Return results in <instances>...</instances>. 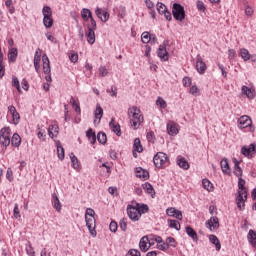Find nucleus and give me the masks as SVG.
I'll list each match as a JSON object with an SVG mask.
<instances>
[{"label":"nucleus","instance_id":"obj_1","mask_svg":"<svg viewBox=\"0 0 256 256\" xmlns=\"http://www.w3.org/2000/svg\"><path fill=\"white\" fill-rule=\"evenodd\" d=\"M129 115H132V118L130 119L131 126L135 131L143 125V121H145V118L143 117V113H141V109H139L137 106H132L128 109Z\"/></svg>","mask_w":256,"mask_h":256},{"label":"nucleus","instance_id":"obj_2","mask_svg":"<svg viewBox=\"0 0 256 256\" xmlns=\"http://www.w3.org/2000/svg\"><path fill=\"white\" fill-rule=\"evenodd\" d=\"M153 163L157 169H165L169 167V156L165 152H157L153 157Z\"/></svg>","mask_w":256,"mask_h":256},{"label":"nucleus","instance_id":"obj_3","mask_svg":"<svg viewBox=\"0 0 256 256\" xmlns=\"http://www.w3.org/2000/svg\"><path fill=\"white\" fill-rule=\"evenodd\" d=\"M238 129H248L250 133H255V126L253 120L247 115H243L238 119Z\"/></svg>","mask_w":256,"mask_h":256},{"label":"nucleus","instance_id":"obj_4","mask_svg":"<svg viewBox=\"0 0 256 256\" xmlns=\"http://www.w3.org/2000/svg\"><path fill=\"white\" fill-rule=\"evenodd\" d=\"M42 14L44 27H46V29H51V27H53V10H51V7L49 6H44Z\"/></svg>","mask_w":256,"mask_h":256},{"label":"nucleus","instance_id":"obj_5","mask_svg":"<svg viewBox=\"0 0 256 256\" xmlns=\"http://www.w3.org/2000/svg\"><path fill=\"white\" fill-rule=\"evenodd\" d=\"M0 144H2L5 149L11 145V128L9 126L1 128Z\"/></svg>","mask_w":256,"mask_h":256},{"label":"nucleus","instance_id":"obj_6","mask_svg":"<svg viewBox=\"0 0 256 256\" xmlns=\"http://www.w3.org/2000/svg\"><path fill=\"white\" fill-rule=\"evenodd\" d=\"M172 15L176 21H183L185 19V8L179 3H174Z\"/></svg>","mask_w":256,"mask_h":256},{"label":"nucleus","instance_id":"obj_7","mask_svg":"<svg viewBox=\"0 0 256 256\" xmlns=\"http://www.w3.org/2000/svg\"><path fill=\"white\" fill-rule=\"evenodd\" d=\"M127 215L131 221H139L141 219V213H139V208L137 206H133L131 204H128L127 208Z\"/></svg>","mask_w":256,"mask_h":256},{"label":"nucleus","instance_id":"obj_8","mask_svg":"<svg viewBox=\"0 0 256 256\" xmlns=\"http://www.w3.org/2000/svg\"><path fill=\"white\" fill-rule=\"evenodd\" d=\"M167 45H169V41L165 40L157 50V56L159 57V59H161V61H169V52H167Z\"/></svg>","mask_w":256,"mask_h":256},{"label":"nucleus","instance_id":"obj_9","mask_svg":"<svg viewBox=\"0 0 256 256\" xmlns=\"http://www.w3.org/2000/svg\"><path fill=\"white\" fill-rule=\"evenodd\" d=\"M205 225L209 231H217L219 228V218L217 216H212L209 220L206 221Z\"/></svg>","mask_w":256,"mask_h":256},{"label":"nucleus","instance_id":"obj_10","mask_svg":"<svg viewBox=\"0 0 256 256\" xmlns=\"http://www.w3.org/2000/svg\"><path fill=\"white\" fill-rule=\"evenodd\" d=\"M8 113L12 116V122L14 125H19V121H21V115L17 112V108L15 106H8Z\"/></svg>","mask_w":256,"mask_h":256},{"label":"nucleus","instance_id":"obj_11","mask_svg":"<svg viewBox=\"0 0 256 256\" xmlns=\"http://www.w3.org/2000/svg\"><path fill=\"white\" fill-rule=\"evenodd\" d=\"M85 221H86V226L89 232L93 237H95V235H97V232L95 231V227H96L95 216H91V217L86 216Z\"/></svg>","mask_w":256,"mask_h":256},{"label":"nucleus","instance_id":"obj_12","mask_svg":"<svg viewBox=\"0 0 256 256\" xmlns=\"http://www.w3.org/2000/svg\"><path fill=\"white\" fill-rule=\"evenodd\" d=\"M151 238L144 236L140 239L139 248L143 253H147L149 251V247H151Z\"/></svg>","mask_w":256,"mask_h":256},{"label":"nucleus","instance_id":"obj_13","mask_svg":"<svg viewBox=\"0 0 256 256\" xmlns=\"http://www.w3.org/2000/svg\"><path fill=\"white\" fill-rule=\"evenodd\" d=\"M95 15L102 21V23H107L109 21L110 14L107 10L97 7L95 10Z\"/></svg>","mask_w":256,"mask_h":256},{"label":"nucleus","instance_id":"obj_14","mask_svg":"<svg viewBox=\"0 0 256 256\" xmlns=\"http://www.w3.org/2000/svg\"><path fill=\"white\" fill-rule=\"evenodd\" d=\"M196 70L200 75H205V71H207V64L203 62V58L200 55L196 57Z\"/></svg>","mask_w":256,"mask_h":256},{"label":"nucleus","instance_id":"obj_15","mask_svg":"<svg viewBox=\"0 0 256 256\" xmlns=\"http://www.w3.org/2000/svg\"><path fill=\"white\" fill-rule=\"evenodd\" d=\"M241 153L244 157H253L256 153V145L250 144L249 146H243L241 148Z\"/></svg>","mask_w":256,"mask_h":256},{"label":"nucleus","instance_id":"obj_16","mask_svg":"<svg viewBox=\"0 0 256 256\" xmlns=\"http://www.w3.org/2000/svg\"><path fill=\"white\" fill-rule=\"evenodd\" d=\"M166 215H168V217H175L178 221H183V212L173 207L166 209Z\"/></svg>","mask_w":256,"mask_h":256},{"label":"nucleus","instance_id":"obj_17","mask_svg":"<svg viewBox=\"0 0 256 256\" xmlns=\"http://www.w3.org/2000/svg\"><path fill=\"white\" fill-rule=\"evenodd\" d=\"M247 199H245V192L238 191V196L236 197V204L240 211H243L245 209V202Z\"/></svg>","mask_w":256,"mask_h":256},{"label":"nucleus","instance_id":"obj_18","mask_svg":"<svg viewBox=\"0 0 256 256\" xmlns=\"http://www.w3.org/2000/svg\"><path fill=\"white\" fill-rule=\"evenodd\" d=\"M42 61H43V72L45 75L51 74V62L49 61V57L47 54L42 55Z\"/></svg>","mask_w":256,"mask_h":256},{"label":"nucleus","instance_id":"obj_19","mask_svg":"<svg viewBox=\"0 0 256 256\" xmlns=\"http://www.w3.org/2000/svg\"><path fill=\"white\" fill-rule=\"evenodd\" d=\"M232 161L234 163V175L236 177H242L243 170L241 169V166H239L241 164V162L239 160H237V158H233Z\"/></svg>","mask_w":256,"mask_h":256},{"label":"nucleus","instance_id":"obj_20","mask_svg":"<svg viewBox=\"0 0 256 256\" xmlns=\"http://www.w3.org/2000/svg\"><path fill=\"white\" fill-rule=\"evenodd\" d=\"M48 135L50 139H55L59 135V126L58 125H49Z\"/></svg>","mask_w":256,"mask_h":256},{"label":"nucleus","instance_id":"obj_21","mask_svg":"<svg viewBox=\"0 0 256 256\" xmlns=\"http://www.w3.org/2000/svg\"><path fill=\"white\" fill-rule=\"evenodd\" d=\"M109 127L110 129H112V131L114 133H116V135L118 137H121V126L117 123H115V118H112L110 123H109Z\"/></svg>","mask_w":256,"mask_h":256},{"label":"nucleus","instance_id":"obj_22","mask_svg":"<svg viewBox=\"0 0 256 256\" xmlns=\"http://www.w3.org/2000/svg\"><path fill=\"white\" fill-rule=\"evenodd\" d=\"M88 32L86 33L87 42L89 45H93L95 43V30L90 26H87Z\"/></svg>","mask_w":256,"mask_h":256},{"label":"nucleus","instance_id":"obj_23","mask_svg":"<svg viewBox=\"0 0 256 256\" xmlns=\"http://www.w3.org/2000/svg\"><path fill=\"white\" fill-rule=\"evenodd\" d=\"M220 167L222 172H224L226 175H229L231 173V168L229 167V161L227 158H223L220 162Z\"/></svg>","mask_w":256,"mask_h":256},{"label":"nucleus","instance_id":"obj_24","mask_svg":"<svg viewBox=\"0 0 256 256\" xmlns=\"http://www.w3.org/2000/svg\"><path fill=\"white\" fill-rule=\"evenodd\" d=\"M167 131H168V135L175 137V135L179 133V128H177V124L170 123V124H167Z\"/></svg>","mask_w":256,"mask_h":256},{"label":"nucleus","instance_id":"obj_25","mask_svg":"<svg viewBox=\"0 0 256 256\" xmlns=\"http://www.w3.org/2000/svg\"><path fill=\"white\" fill-rule=\"evenodd\" d=\"M247 239L254 249H256V232L255 230H249Z\"/></svg>","mask_w":256,"mask_h":256},{"label":"nucleus","instance_id":"obj_26","mask_svg":"<svg viewBox=\"0 0 256 256\" xmlns=\"http://www.w3.org/2000/svg\"><path fill=\"white\" fill-rule=\"evenodd\" d=\"M94 117H95L94 122L97 121V119H98V123L101 122V119L103 117V108L101 107L100 104L96 105V109L94 111Z\"/></svg>","mask_w":256,"mask_h":256},{"label":"nucleus","instance_id":"obj_27","mask_svg":"<svg viewBox=\"0 0 256 256\" xmlns=\"http://www.w3.org/2000/svg\"><path fill=\"white\" fill-rule=\"evenodd\" d=\"M86 137L90 141L91 145H95V143H97V135H95V132L92 128L87 130Z\"/></svg>","mask_w":256,"mask_h":256},{"label":"nucleus","instance_id":"obj_28","mask_svg":"<svg viewBox=\"0 0 256 256\" xmlns=\"http://www.w3.org/2000/svg\"><path fill=\"white\" fill-rule=\"evenodd\" d=\"M10 143L12 145V147H21V136L17 133H14Z\"/></svg>","mask_w":256,"mask_h":256},{"label":"nucleus","instance_id":"obj_29","mask_svg":"<svg viewBox=\"0 0 256 256\" xmlns=\"http://www.w3.org/2000/svg\"><path fill=\"white\" fill-rule=\"evenodd\" d=\"M17 55H19V51L17 48H11L8 52V59L12 63H15L17 61Z\"/></svg>","mask_w":256,"mask_h":256},{"label":"nucleus","instance_id":"obj_30","mask_svg":"<svg viewBox=\"0 0 256 256\" xmlns=\"http://www.w3.org/2000/svg\"><path fill=\"white\" fill-rule=\"evenodd\" d=\"M52 205L58 213L61 211V201H59V197L55 193L52 194Z\"/></svg>","mask_w":256,"mask_h":256},{"label":"nucleus","instance_id":"obj_31","mask_svg":"<svg viewBox=\"0 0 256 256\" xmlns=\"http://www.w3.org/2000/svg\"><path fill=\"white\" fill-rule=\"evenodd\" d=\"M177 165L180 167V169H184V171L189 169V162L184 157L177 159Z\"/></svg>","mask_w":256,"mask_h":256},{"label":"nucleus","instance_id":"obj_32","mask_svg":"<svg viewBox=\"0 0 256 256\" xmlns=\"http://www.w3.org/2000/svg\"><path fill=\"white\" fill-rule=\"evenodd\" d=\"M142 188L144 189V191H146L148 195H151V197L155 195V189L153 188V185H151V183L146 182L142 184Z\"/></svg>","mask_w":256,"mask_h":256},{"label":"nucleus","instance_id":"obj_33","mask_svg":"<svg viewBox=\"0 0 256 256\" xmlns=\"http://www.w3.org/2000/svg\"><path fill=\"white\" fill-rule=\"evenodd\" d=\"M239 56L241 57V59H243V61H249V59H251V54L249 53V50H247V48H241L239 50Z\"/></svg>","mask_w":256,"mask_h":256},{"label":"nucleus","instance_id":"obj_34","mask_svg":"<svg viewBox=\"0 0 256 256\" xmlns=\"http://www.w3.org/2000/svg\"><path fill=\"white\" fill-rule=\"evenodd\" d=\"M242 93L243 95H246L248 99H255V93H253V90L247 86H242Z\"/></svg>","mask_w":256,"mask_h":256},{"label":"nucleus","instance_id":"obj_35","mask_svg":"<svg viewBox=\"0 0 256 256\" xmlns=\"http://www.w3.org/2000/svg\"><path fill=\"white\" fill-rule=\"evenodd\" d=\"M238 191H242L244 193L245 199H247V189L245 188V180L243 178L238 177Z\"/></svg>","mask_w":256,"mask_h":256},{"label":"nucleus","instance_id":"obj_36","mask_svg":"<svg viewBox=\"0 0 256 256\" xmlns=\"http://www.w3.org/2000/svg\"><path fill=\"white\" fill-rule=\"evenodd\" d=\"M168 226L170 229H175L176 231H181V223L177 220L168 219Z\"/></svg>","mask_w":256,"mask_h":256},{"label":"nucleus","instance_id":"obj_37","mask_svg":"<svg viewBox=\"0 0 256 256\" xmlns=\"http://www.w3.org/2000/svg\"><path fill=\"white\" fill-rule=\"evenodd\" d=\"M185 229L187 235L190 236L192 240L198 241L197 232L191 226H186Z\"/></svg>","mask_w":256,"mask_h":256},{"label":"nucleus","instance_id":"obj_38","mask_svg":"<svg viewBox=\"0 0 256 256\" xmlns=\"http://www.w3.org/2000/svg\"><path fill=\"white\" fill-rule=\"evenodd\" d=\"M81 17L83 21H89V18L93 17V13L88 8H83L81 10Z\"/></svg>","mask_w":256,"mask_h":256},{"label":"nucleus","instance_id":"obj_39","mask_svg":"<svg viewBox=\"0 0 256 256\" xmlns=\"http://www.w3.org/2000/svg\"><path fill=\"white\" fill-rule=\"evenodd\" d=\"M136 208H138L140 217L141 215H145V213H149V206L147 204L136 203Z\"/></svg>","mask_w":256,"mask_h":256},{"label":"nucleus","instance_id":"obj_40","mask_svg":"<svg viewBox=\"0 0 256 256\" xmlns=\"http://www.w3.org/2000/svg\"><path fill=\"white\" fill-rule=\"evenodd\" d=\"M57 155H58V159H60V161H63V159H65V149L61 145V142L57 143Z\"/></svg>","mask_w":256,"mask_h":256},{"label":"nucleus","instance_id":"obj_41","mask_svg":"<svg viewBox=\"0 0 256 256\" xmlns=\"http://www.w3.org/2000/svg\"><path fill=\"white\" fill-rule=\"evenodd\" d=\"M133 150L136 151V153H143V146L139 138L134 139Z\"/></svg>","mask_w":256,"mask_h":256},{"label":"nucleus","instance_id":"obj_42","mask_svg":"<svg viewBox=\"0 0 256 256\" xmlns=\"http://www.w3.org/2000/svg\"><path fill=\"white\" fill-rule=\"evenodd\" d=\"M210 242L213 243V245H215L216 247V251H219L221 249V243L219 242V238H217V236L211 234L209 236Z\"/></svg>","mask_w":256,"mask_h":256},{"label":"nucleus","instance_id":"obj_43","mask_svg":"<svg viewBox=\"0 0 256 256\" xmlns=\"http://www.w3.org/2000/svg\"><path fill=\"white\" fill-rule=\"evenodd\" d=\"M12 87H15L18 93H23V91L21 90V84L19 83V78H17L16 76H12Z\"/></svg>","mask_w":256,"mask_h":256},{"label":"nucleus","instance_id":"obj_44","mask_svg":"<svg viewBox=\"0 0 256 256\" xmlns=\"http://www.w3.org/2000/svg\"><path fill=\"white\" fill-rule=\"evenodd\" d=\"M97 141L101 144V145H105V143H107V134H105L104 132H99L97 134Z\"/></svg>","mask_w":256,"mask_h":256},{"label":"nucleus","instance_id":"obj_45","mask_svg":"<svg viewBox=\"0 0 256 256\" xmlns=\"http://www.w3.org/2000/svg\"><path fill=\"white\" fill-rule=\"evenodd\" d=\"M5 76V64H3V53H1L0 48V79H3Z\"/></svg>","mask_w":256,"mask_h":256},{"label":"nucleus","instance_id":"obj_46","mask_svg":"<svg viewBox=\"0 0 256 256\" xmlns=\"http://www.w3.org/2000/svg\"><path fill=\"white\" fill-rule=\"evenodd\" d=\"M70 159H71L73 169H79V159H77V156H75V154L71 153Z\"/></svg>","mask_w":256,"mask_h":256},{"label":"nucleus","instance_id":"obj_47","mask_svg":"<svg viewBox=\"0 0 256 256\" xmlns=\"http://www.w3.org/2000/svg\"><path fill=\"white\" fill-rule=\"evenodd\" d=\"M202 185L206 191H213V183L207 179L202 180Z\"/></svg>","mask_w":256,"mask_h":256},{"label":"nucleus","instance_id":"obj_48","mask_svg":"<svg viewBox=\"0 0 256 256\" xmlns=\"http://www.w3.org/2000/svg\"><path fill=\"white\" fill-rule=\"evenodd\" d=\"M141 41L144 44L151 42V34L149 32H143L141 35Z\"/></svg>","mask_w":256,"mask_h":256},{"label":"nucleus","instance_id":"obj_49","mask_svg":"<svg viewBox=\"0 0 256 256\" xmlns=\"http://www.w3.org/2000/svg\"><path fill=\"white\" fill-rule=\"evenodd\" d=\"M126 16H127V8H125V6H119L118 17H120V19H125Z\"/></svg>","mask_w":256,"mask_h":256},{"label":"nucleus","instance_id":"obj_50","mask_svg":"<svg viewBox=\"0 0 256 256\" xmlns=\"http://www.w3.org/2000/svg\"><path fill=\"white\" fill-rule=\"evenodd\" d=\"M70 103L72 104L73 109H75L76 113H81V106H79V103L75 101V98H70Z\"/></svg>","mask_w":256,"mask_h":256},{"label":"nucleus","instance_id":"obj_51","mask_svg":"<svg viewBox=\"0 0 256 256\" xmlns=\"http://www.w3.org/2000/svg\"><path fill=\"white\" fill-rule=\"evenodd\" d=\"M157 11L160 15H163L167 11V6L165 4L158 2L157 3Z\"/></svg>","mask_w":256,"mask_h":256},{"label":"nucleus","instance_id":"obj_52","mask_svg":"<svg viewBox=\"0 0 256 256\" xmlns=\"http://www.w3.org/2000/svg\"><path fill=\"white\" fill-rule=\"evenodd\" d=\"M156 105H158V107H160L161 109H166L167 108V102L161 97L157 98Z\"/></svg>","mask_w":256,"mask_h":256},{"label":"nucleus","instance_id":"obj_53","mask_svg":"<svg viewBox=\"0 0 256 256\" xmlns=\"http://www.w3.org/2000/svg\"><path fill=\"white\" fill-rule=\"evenodd\" d=\"M165 243L168 246V248L177 247V243L175 242V238H173V237L166 238Z\"/></svg>","mask_w":256,"mask_h":256},{"label":"nucleus","instance_id":"obj_54","mask_svg":"<svg viewBox=\"0 0 256 256\" xmlns=\"http://www.w3.org/2000/svg\"><path fill=\"white\" fill-rule=\"evenodd\" d=\"M41 53L42 51L40 50V48H37L34 54L33 62L41 63Z\"/></svg>","mask_w":256,"mask_h":256},{"label":"nucleus","instance_id":"obj_55","mask_svg":"<svg viewBox=\"0 0 256 256\" xmlns=\"http://www.w3.org/2000/svg\"><path fill=\"white\" fill-rule=\"evenodd\" d=\"M196 5H197L198 11H202V13H205V11H207V8L205 7V3H203V1L198 0Z\"/></svg>","mask_w":256,"mask_h":256},{"label":"nucleus","instance_id":"obj_56","mask_svg":"<svg viewBox=\"0 0 256 256\" xmlns=\"http://www.w3.org/2000/svg\"><path fill=\"white\" fill-rule=\"evenodd\" d=\"M98 71H99L100 76H102V77H107V75H109V71L107 70V67H105V66H100Z\"/></svg>","mask_w":256,"mask_h":256},{"label":"nucleus","instance_id":"obj_57","mask_svg":"<svg viewBox=\"0 0 256 256\" xmlns=\"http://www.w3.org/2000/svg\"><path fill=\"white\" fill-rule=\"evenodd\" d=\"M121 231H127V218H122L119 222Z\"/></svg>","mask_w":256,"mask_h":256},{"label":"nucleus","instance_id":"obj_58","mask_svg":"<svg viewBox=\"0 0 256 256\" xmlns=\"http://www.w3.org/2000/svg\"><path fill=\"white\" fill-rule=\"evenodd\" d=\"M146 139L150 143H154L155 142V133L153 131L148 132L146 135Z\"/></svg>","mask_w":256,"mask_h":256},{"label":"nucleus","instance_id":"obj_59","mask_svg":"<svg viewBox=\"0 0 256 256\" xmlns=\"http://www.w3.org/2000/svg\"><path fill=\"white\" fill-rule=\"evenodd\" d=\"M126 256H141V252L137 249H130Z\"/></svg>","mask_w":256,"mask_h":256},{"label":"nucleus","instance_id":"obj_60","mask_svg":"<svg viewBox=\"0 0 256 256\" xmlns=\"http://www.w3.org/2000/svg\"><path fill=\"white\" fill-rule=\"evenodd\" d=\"M117 228H118L117 222L111 221V222H110V225H109L110 231H111L112 233H117Z\"/></svg>","mask_w":256,"mask_h":256},{"label":"nucleus","instance_id":"obj_61","mask_svg":"<svg viewBox=\"0 0 256 256\" xmlns=\"http://www.w3.org/2000/svg\"><path fill=\"white\" fill-rule=\"evenodd\" d=\"M69 59H70L71 63H77V61H79V54L72 53L69 55Z\"/></svg>","mask_w":256,"mask_h":256},{"label":"nucleus","instance_id":"obj_62","mask_svg":"<svg viewBox=\"0 0 256 256\" xmlns=\"http://www.w3.org/2000/svg\"><path fill=\"white\" fill-rule=\"evenodd\" d=\"M150 241H156V243L161 244L163 243V238H161V236H157V235H152L150 236Z\"/></svg>","mask_w":256,"mask_h":256},{"label":"nucleus","instance_id":"obj_63","mask_svg":"<svg viewBox=\"0 0 256 256\" xmlns=\"http://www.w3.org/2000/svg\"><path fill=\"white\" fill-rule=\"evenodd\" d=\"M157 248L160 249V251H167L169 246H167V243L163 241L162 243L157 244Z\"/></svg>","mask_w":256,"mask_h":256},{"label":"nucleus","instance_id":"obj_64","mask_svg":"<svg viewBox=\"0 0 256 256\" xmlns=\"http://www.w3.org/2000/svg\"><path fill=\"white\" fill-rule=\"evenodd\" d=\"M184 87H191V79L189 77H184L182 80Z\"/></svg>","mask_w":256,"mask_h":256}]
</instances>
